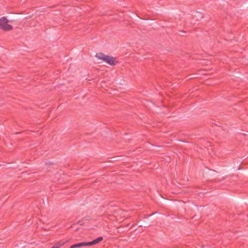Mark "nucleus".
Masks as SVG:
<instances>
[{"label":"nucleus","mask_w":248,"mask_h":248,"mask_svg":"<svg viewBox=\"0 0 248 248\" xmlns=\"http://www.w3.org/2000/svg\"><path fill=\"white\" fill-rule=\"evenodd\" d=\"M88 246L87 242H81L77 244H75L70 246V248H79L81 247Z\"/></svg>","instance_id":"20e7f679"},{"label":"nucleus","mask_w":248,"mask_h":248,"mask_svg":"<svg viewBox=\"0 0 248 248\" xmlns=\"http://www.w3.org/2000/svg\"><path fill=\"white\" fill-rule=\"evenodd\" d=\"M162 201L163 202H165V201L164 200H163Z\"/></svg>","instance_id":"423d86ee"},{"label":"nucleus","mask_w":248,"mask_h":248,"mask_svg":"<svg viewBox=\"0 0 248 248\" xmlns=\"http://www.w3.org/2000/svg\"><path fill=\"white\" fill-rule=\"evenodd\" d=\"M103 240V238L101 236L98 237L97 238L93 240V241L89 242H87L88 246H91L93 245L99 243Z\"/></svg>","instance_id":"7ed1b4c3"},{"label":"nucleus","mask_w":248,"mask_h":248,"mask_svg":"<svg viewBox=\"0 0 248 248\" xmlns=\"http://www.w3.org/2000/svg\"><path fill=\"white\" fill-rule=\"evenodd\" d=\"M9 20L6 17L3 16L0 18V29L4 31H10L13 30V26L8 23Z\"/></svg>","instance_id":"f03ea898"},{"label":"nucleus","mask_w":248,"mask_h":248,"mask_svg":"<svg viewBox=\"0 0 248 248\" xmlns=\"http://www.w3.org/2000/svg\"><path fill=\"white\" fill-rule=\"evenodd\" d=\"M95 57L99 59L102 60L111 66L116 64L117 62L115 61V58L112 56L106 55L103 53L99 52L95 55Z\"/></svg>","instance_id":"f257e3e1"},{"label":"nucleus","mask_w":248,"mask_h":248,"mask_svg":"<svg viewBox=\"0 0 248 248\" xmlns=\"http://www.w3.org/2000/svg\"><path fill=\"white\" fill-rule=\"evenodd\" d=\"M65 244L63 241H60L55 243L51 248H60Z\"/></svg>","instance_id":"39448f33"}]
</instances>
